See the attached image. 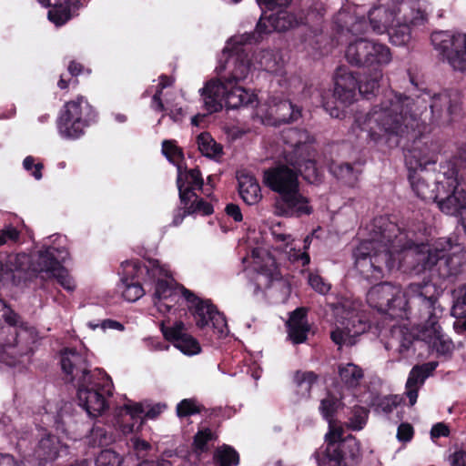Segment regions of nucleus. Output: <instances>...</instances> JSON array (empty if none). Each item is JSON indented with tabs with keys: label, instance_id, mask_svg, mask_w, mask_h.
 Returning a JSON list of instances; mask_svg holds the SVG:
<instances>
[{
	"label": "nucleus",
	"instance_id": "nucleus-50",
	"mask_svg": "<svg viewBox=\"0 0 466 466\" xmlns=\"http://www.w3.org/2000/svg\"><path fill=\"white\" fill-rule=\"evenodd\" d=\"M339 400L331 395H328L320 402L319 410L325 420L329 422V424L331 423L333 414L339 408Z\"/></svg>",
	"mask_w": 466,
	"mask_h": 466
},
{
	"label": "nucleus",
	"instance_id": "nucleus-53",
	"mask_svg": "<svg viewBox=\"0 0 466 466\" xmlns=\"http://www.w3.org/2000/svg\"><path fill=\"white\" fill-rule=\"evenodd\" d=\"M400 400L401 399L397 395L383 397L379 400L376 410L378 412L390 414L398 408Z\"/></svg>",
	"mask_w": 466,
	"mask_h": 466
},
{
	"label": "nucleus",
	"instance_id": "nucleus-32",
	"mask_svg": "<svg viewBox=\"0 0 466 466\" xmlns=\"http://www.w3.org/2000/svg\"><path fill=\"white\" fill-rule=\"evenodd\" d=\"M255 66L270 74L284 73V59L279 50L264 49L254 56Z\"/></svg>",
	"mask_w": 466,
	"mask_h": 466
},
{
	"label": "nucleus",
	"instance_id": "nucleus-5",
	"mask_svg": "<svg viewBox=\"0 0 466 466\" xmlns=\"http://www.w3.org/2000/svg\"><path fill=\"white\" fill-rule=\"evenodd\" d=\"M364 6L345 5L334 17L339 34L359 35L370 26L377 34L388 33L395 46H405L411 39L414 26L422 25L426 19L425 5L420 0H379V5L369 11L368 24Z\"/></svg>",
	"mask_w": 466,
	"mask_h": 466
},
{
	"label": "nucleus",
	"instance_id": "nucleus-63",
	"mask_svg": "<svg viewBox=\"0 0 466 466\" xmlns=\"http://www.w3.org/2000/svg\"><path fill=\"white\" fill-rule=\"evenodd\" d=\"M451 466H466V451H457L450 457Z\"/></svg>",
	"mask_w": 466,
	"mask_h": 466
},
{
	"label": "nucleus",
	"instance_id": "nucleus-9",
	"mask_svg": "<svg viewBox=\"0 0 466 466\" xmlns=\"http://www.w3.org/2000/svg\"><path fill=\"white\" fill-rule=\"evenodd\" d=\"M359 307V303L348 299H344L333 306L335 322L330 338L339 348L354 345L356 338L370 327Z\"/></svg>",
	"mask_w": 466,
	"mask_h": 466
},
{
	"label": "nucleus",
	"instance_id": "nucleus-10",
	"mask_svg": "<svg viewBox=\"0 0 466 466\" xmlns=\"http://www.w3.org/2000/svg\"><path fill=\"white\" fill-rule=\"evenodd\" d=\"M76 385L79 405L88 416L97 417L108 408L107 397L112 395L114 386L104 370H93V373L84 376Z\"/></svg>",
	"mask_w": 466,
	"mask_h": 466
},
{
	"label": "nucleus",
	"instance_id": "nucleus-56",
	"mask_svg": "<svg viewBox=\"0 0 466 466\" xmlns=\"http://www.w3.org/2000/svg\"><path fill=\"white\" fill-rule=\"evenodd\" d=\"M309 284L310 287L320 294H326L330 289V285L318 274H309Z\"/></svg>",
	"mask_w": 466,
	"mask_h": 466
},
{
	"label": "nucleus",
	"instance_id": "nucleus-58",
	"mask_svg": "<svg viewBox=\"0 0 466 466\" xmlns=\"http://www.w3.org/2000/svg\"><path fill=\"white\" fill-rule=\"evenodd\" d=\"M451 315L455 318L453 322V329L460 336H466V313L456 314L454 306L451 309Z\"/></svg>",
	"mask_w": 466,
	"mask_h": 466
},
{
	"label": "nucleus",
	"instance_id": "nucleus-49",
	"mask_svg": "<svg viewBox=\"0 0 466 466\" xmlns=\"http://www.w3.org/2000/svg\"><path fill=\"white\" fill-rule=\"evenodd\" d=\"M305 6L307 8V15L305 17L307 21L319 19L326 12L325 4L322 0H308L305 3Z\"/></svg>",
	"mask_w": 466,
	"mask_h": 466
},
{
	"label": "nucleus",
	"instance_id": "nucleus-59",
	"mask_svg": "<svg viewBox=\"0 0 466 466\" xmlns=\"http://www.w3.org/2000/svg\"><path fill=\"white\" fill-rule=\"evenodd\" d=\"M291 0H257V3L261 8L273 11L276 8L286 7Z\"/></svg>",
	"mask_w": 466,
	"mask_h": 466
},
{
	"label": "nucleus",
	"instance_id": "nucleus-25",
	"mask_svg": "<svg viewBox=\"0 0 466 466\" xmlns=\"http://www.w3.org/2000/svg\"><path fill=\"white\" fill-rule=\"evenodd\" d=\"M203 178L198 168L183 169L182 166H177V186L178 188L180 202H187L193 198L196 190H200L203 187Z\"/></svg>",
	"mask_w": 466,
	"mask_h": 466
},
{
	"label": "nucleus",
	"instance_id": "nucleus-62",
	"mask_svg": "<svg viewBox=\"0 0 466 466\" xmlns=\"http://www.w3.org/2000/svg\"><path fill=\"white\" fill-rule=\"evenodd\" d=\"M450 433L448 426L442 422L436 423L431 430V436L432 439L440 437H447Z\"/></svg>",
	"mask_w": 466,
	"mask_h": 466
},
{
	"label": "nucleus",
	"instance_id": "nucleus-30",
	"mask_svg": "<svg viewBox=\"0 0 466 466\" xmlns=\"http://www.w3.org/2000/svg\"><path fill=\"white\" fill-rule=\"evenodd\" d=\"M315 155L312 149L309 156L303 153L294 158L292 156L287 157V163L299 172L305 180L311 184L317 183L320 180L321 171L316 165Z\"/></svg>",
	"mask_w": 466,
	"mask_h": 466
},
{
	"label": "nucleus",
	"instance_id": "nucleus-2",
	"mask_svg": "<svg viewBox=\"0 0 466 466\" xmlns=\"http://www.w3.org/2000/svg\"><path fill=\"white\" fill-rule=\"evenodd\" d=\"M299 22H302V18L299 20L293 14L280 8L268 15L262 14L255 32L230 38L216 67L218 77L208 80L199 89L205 110L212 114L220 111L224 106L228 109H236L252 104L256 96L239 85L251 71L246 45L258 42L263 34L286 31Z\"/></svg>",
	"mask_w": 466,
	"mask_h": 466
},
{
	"label": "nucleus",
	"instance_id": "nucleus-64",
	"mask_svg": "<svg viewBox=\"0 0 466 466\" xmlns=\"http://www.w3.org/2000/svg\"><path fill=\"white\" fill-rule=\"evenodd\" d=\"M225 211L228 216L231 217L236 222L242 220V214L238 205L230 203L226 206Z\"/></svg>",
	"mask_w": 466,
	"mask_h": 466
},
{
	"label": "nucleus",
	"instance_id": "nucleus-38",
	"mask_svg": "<svg viewBox=\"0 0 466 466\" xmlns=\"http://www.w3.org/2000/svg\"><path fill=\"white\" fill-rule=\"evenodd\" d=\"M198 147L203 156L217 157L222 153V147L208 133H201L197 138Z\"/></svg>",
	"mask_w": 466,
	"mask_h": 466
},
{
	"label": "nucleus",
	"instance_id": "nucleus-6",
	"mask_svg": "<svg viewBox=\"0 0 466 466\" xmlns=\"http://www.w3.org/2000/svg\"><path fill=\"white\" fill-rule=\"evenodd\" d=\"M289 164H279L264 171L263 180L267 187L279 194L275 212L284 217L309 215L312 208L308 198L299 191L298 172Z\"/></svg>",
	"mask_w": 466,
	"mask_h": 466
},
{
	"label": "nucleus",
	"instance_id": "nucleus-45",
	"mask_svg": "<svg viewBox=\"0 0 466 466\" xmlns=\"http://www.w3.org/2000/svg\"><path fill=\"white\" fill-rule=\"evenodd\" d=\"M369 411L363 407L355 406L349 417L347 425L352 431H360L367 423Z\"/></svg>",
	"mask_w": 466,
	"mask_h": 466
},
{
	"label": "nucleus",
	"instance_id": "nucleus-34",
	"mask_svg": "<svg viewBox=\"0 0 466 466\" xmlns=\"http://www.w3.org/2000/svg\"><path fill=\"white\" fill-rule=\"evenodd\" d=\"M288 328L289 337L294 343H302L306 340L309 329L306 319L305 309L299 308L290 314Z\"/></svg>",
	"mask_w": 466,
	"mask_h": 466
},
{
	"label": "nucleus",
	"instance_id": "nucleus-13",
	"mask_svg": "<svg viewBox=\"0 0 466 466\" xmlns=\"http://www.w3.org/2000/svg\"><path fill=\"white\" fill-rule=\"evenodd\" d=\"M334 90L330 95L329 91H319L323 108L331 117H340L341 111L336 106V101L344 106H349L357 100L359 94V82L357 77L345 66L337 68L333 76Z\"/></svg>",
	"mask_w": 466,
	"mask_h": 466
},
{
	"label": "nucleus",
	"instance_id": "nucleus-61",
	"mask_svg": "<svg viewBox=\"0 0 466 466\" xmlns=\"http://www.w3.org/2000/svg\"><path fill=\"white\" fill-rule=\"evenodd\" d=\"M461 296L454 303V310L456 314L466 313V284L460 289Z\"/></svg>",
	"mask_w": 466,
	"mask_h": 466
},
{
	"label": "nucleus",
	"instance_id": "nucleus-22",
	"mask_svg": "<svg viewBox=\"0 0 466 466\" xmlns=\"http://www.w3.org/2000/svg\"><path fill=\"white\" fill-rule=\"evenodd\" d=\"M143 412L144 410L141 404L128 401L116 410L115 425L124 435L138 431L143 424L141 418Z\"/></svg>",
	"mask_w": 466,
	"mask_h": 466
},
{
	"label": "nucleus",
	"instance_id": "nucleus-36",
	"mask_svg": "<svg viewBox=\"0 0 466 466\" xmlns=\"http://www.w3.org/2000/svg\"><path fill=\"white\" fill-rule=\"evenodd\" d=\"M339 376L341 381L348 387H356L363 378V370L354 363L340 364Z\"/></svg>",
	"mask_w": 466,
	"mask_h": 466
},
{
	"label": "nucleus",
	"instance_id": "nucleus-7",
	"mask_svg": "<svg viewBox=\"0 0 466 466\" xmlns=\"http://www.w3.org/2000/svg\"><path fill=\"white\" fill-rule=\"evenodd\" d=\"M437 183L441 186L438 208L446 215L460 218L466 210V182L461 160L455 157L441 162Z\"/></svg>",
	"mask_w": 466,
	"mask_h": 466
},
{
	"label": "nucleus",
	"instance_id": "nucleus-35",
	"mask_svg": "<svg viewBox=\"0 0 466 466\" xmlns=\"http://www.w3.org/2000/svg\"><path fill=\"white\" fill-rule=\"evenodd\" d=\"M44 6H50L48 19L56 25H62L72 16L70 0H38Z\"/></svg>",
	"mask_w": 466,
	"mask_h": 466
},
{
	"label": "nucleus",
	"instance_id": "nucleus-14",
	"mask_svg": "<svg viewBox=\"0 0 466 466\" xmlns=\"http://www.w3.org/2000/svg\"><path fill=\"white\" fill-rule=\"evenodd\" d=\"M145 269L150 279H157L153 293L154 305L157 310L162 314L169 312L178 292L173 285L169 269L166 265H160V262L157 259H147Z\"/></svg>",
	"mask_w": 466,
	"mask_h": 466
},
{
	"label": "nucleus",
	"instance_id": "nucleus-51",
	"mask_svg": "<svg viewBox=\"0 0 466 466\" xmlns=\"http://www.w3.org/2000/svg\"><path fill=\"white\" fill-rule=\"evenodd\" d=\"M200 412V406L193 399H184L177 405L178 417H188Z\"/></svg>",
	"mask_w": 466,
	"mask_h": 466
},
{
	"label": "nucleus",
	"instance_id": "nucleus-54",
	"mask_svg": "<svg viewBox=\"0 0 466 466\" xmlns=\"http://www.w3.org/2000/svg\"><path fill=\"white\" fill-rule=\"evenodd\" d=\"M20 232L13 226L8 225L0 229V246L8 242L16 243L19 241Z\"/></svg>",
	"mask_w": 466,
	"mask_h": 466
},
{
	"label": "nucleus",
	"instance_id": "nucleus-44",
	"mask_svg": "<svg viewBox=\"0 0 466 466\" xmlns=\"http://www.w3.org/2000/svg\"><path fill=\"white\" fill-rule=\"evenodd\" d=\"M316 380L317 376L312 371H297L294 376V381L303 396L309 394Z\"/></svg>",
	"mask_w": 466,
	"mask_h": 466
},
{
	"label": "nucleus",
	"instance_id": "nucleus-57",
	"mask_svg": "<svg viewBox=\"0 0 466 466\" xmlns=\"http://www.w3.org/2000/svg\"><path fill=\"white\" fill-rule=\"evenodd\" d=\"M178 462L182 463L183 460L178 457H175L173 461H170L162 457L157 460H144L138 464V466H174L175 464L177 466Z\"/></svg>",
	"mask_w": 466,
	"mask_h": 466
},
{
	"label": "nucleus",
	"instance_id": "nucleus-20",
	"mask_svg": "<svg viewBox=\"0 0 466 466\" xmlns=\"http://www.w3.org/2000/svg\"><path fill=\"white\" fill-rule=\"evenodd\" d=\"M160 329L165 339L171 341L185 355L192 356L201 351L198 341L186 332V328L182 321L175 322L172 327H166L165 322L162 321Z\"/></svg>",
	"mask_w": 466,
	"mask_h": 466
},
{
	"label": "nucleus",
	"instance_id": "nucleus-11",
	"mask_svg": "<svg viewBox=\"0 0 466 466\" xmlns=\"http://www.w3.org/2000/svg\"><path fill=\"white\" fill-rule=\"evenodd\" d=\"M96 114L87 100L80 96L64 105L56 119V128L63 139L76 140L96 122Z\"/></svg>",
	"mask_w": 466,
	"mask_h": 466
},
{
	"label": "nucleus",
	"instance_id": "nucleus-26",
	"mask_svg": "<svg viewBox=\"0 0 466 466\" xmlns=\"http://www.w3.org/2000/svg\"><path fill=\"white\" fill-rule=\"evenodd\" d=\"M300 116V107L293 105L289 100L274 101L269 106L267 124L273 126L286 124L297 121Z\"/></svg>",
	"mask_w": 466,
	"mask_h": 466
},
{
	"label": "nucleus",
	"instance_id": "nucleus-29",
	"mask_svg": "<svg viewBox=\"0 0 466 466\" xmlns=\"http://www.w3.org/2000/svg\"><path fill=\"white\" fill-rule=\"evenodd\" d=\"M67 452V445L56 436L46 433L35 448V455L41 461H53L62 453Z\"/></svg>",
	"mask_w": 466,
	"mask_h": 466
},
{
	"label": "nucleus",
	"instance_id": "nucleus-28",
	"mask_svg": "<svg viewBox=\"0 0 466 466\" xmlns=\"http://www.w3.org/2000/svg\"><path fill=\"white\" fill-rule=\"evenodd\" d=\"M436 362H427L422 365L414 366L410 371L405 394L409 399L410 406H413L418 398L419 389L424 384L425 380L436 369Z\"/></svg>",
	"mask_w": 466,
	"mask_h": 466
},
{
	"label": "nucleus",
	"instance_id": "nucleus-60",
	"mask_svg": "<svg viewBox=\"0 0 466 466\" xmlns=\"http://www.w3.org/2000/svg\"><path fill=\"white\" fill-rule=\"evenodd\" d=\"M413 436V428L409 423H401L398 427L397 438L400 441H409Z\"/></svg>",
	"mask_w": 466,
	"mask_h": 466
},
{
	"label": "nucleus",
	"instance_id": "nucleus-40",
	"mask_svg": "<svg viewBox=\"0 0 466 466\" xmlns=\"http://www.w3.org/2000/svg\"><path fill=\"white\" fill-rule=\"evenodd\" d=\"M86 443L91 447L107 446L114 442L115 437L103 427H94L86 438Z\"/></svg>",
	"mask_w": 466,
	"mask_h": 466
},
{
	"label": "nucleus",
	"instance_id": "nucleus-4",
	"mask_svg": "<svg viewBox=\"0 0 466 466\" xmlns=\"http://www.w3.org/2000/svg\"><path fill=\"white\" fill-rule=\"evenodd\" d=\"M435 289L430 281L410 283L405 293L400 286L390 282H381L371 287L367 293V303L378 312L388 314L390 318L407 317L410 304L420 307L421 323L418 325V338L439 355L450 354L453 342L442 333L439 325L440 315L433 296Z\"/></svg>",
	"mask_w": 466,
	"mask_h": 466
},
{
	"label": "nucleus",
	"instance_id": "nucleus-15",
	"mask_svg": "<svg viewBox=\"0 0 466 466\" xmlns=\"http://www.w3.org/2000/svg\"><path fill=\"white\" fill-rule=\"evenodd\" d=\"M431 40L434 49L453 69L466 71V34L439 31L431 35Z\"/></svg>",
	"mask_w": 466,
	"mask_h": 466
},
{
	"label": "nucleus",
	"instance_id": "nucleus-31",
	"mask_svg": "<svg viewBox=\"0 0 466 466\" xmlns=\"http://www.w3.org/2000/svg\"><path fill=\"white\" fill-rule=\"evenodd\" d=\"M390 334V338L385 345L387 350L394 349L403 358L413 353L412 345L415 336L406 326L393 327Z\"/></svg>",
	"mask_w": 466,
	"mask_h": 466
},
{
	"label": "nucleus",
	"instance_id": "nucleus-27",
	"mask_svg": "<svg viewBox=\"0 0 466 466\" xmlns=\"http://www.w3.org/2000/svg\"><path fill=\"white\" fill-rule=\"evenodd\" d=\"M438 176L435 178L433 186H430L424 171H409V180L413 192L418 198L425 201H434L437 203L441 191V186L437 183Z\"/></svg>",
	"mask_w": 466,
	"mask_h": 466
},
{
	"label": "nucleus",
	"instance_id": "nucleus-24",
	"mask_svg": "<svg viewBox=\"0 0 466 466\" xmlns=\"http://www.w3.org/2000/svg\"><path fill=\"white\" fill-rule=\"evenodd\" d=\"M281 139L286 145L284 148V158L292 156L293 158L305 153L307 156L310 155L312 150V138L306 130L289 128L281 133Z\"/></svg>",
	"mask_w": 466,
	"mask_h": 466
},
{
	"label": "nucleus",
	"instance_id": "nucleus-48",
	"mask_svg": "<svg viewBox=\"0 0 466 466\" xmlns=\"http://www.w3.org/2000/svg\"><path fill=\"white\" fill-rule=\"evenodd\" d=\"M162 152L169 162L173 163L177 167L181 166L179 161L183 158V152L175 145L174 141L164 140L162 142Z\"/></svg>",
	"mask_w": 466,
	"mask_h": 466
},
{
	"label": "nucleus",
	"instance_id": "nucleus-17",
	"mask_svg": "<svg viewBox=\"0 0 466 466\" xmlns=\"http://www.w3.org/2000/svg\"><path fill=\"white\" fill-rule=\"evenodd\" d=\"M48 238L52 240V244H45L36 256L31 259V269L34 272H46L51 275L69 257L67 248L61 246L66 241V237L53 235Z\"/></svg>",
	"mask_w": 466,
	"mask_h": 466
},
{
	"label": "nucleus",
	"instance_id": "nucleus-3",
	"mask_svg": "<svg viewBox=\"0 0 466 466\" xmlns=\"http://www.w3.org/2000/svg\"><path fill=\"white\" fill-rule=\"evenodd\" d=\"M430 100L431 122L438 126L449 125L461 112V96L456 90L443 91L431 96L425 92L416 100L393 90L383 93L380 103L369 113L356 119L358 127L367 132L375 143L385 142L397 145L399 138L409 129L419 127L421 116Z\"/></svg>",
	"mask_w": 466,
	"mask_h": 466
},
{
	"label": "nucleus",
	"instance_id": "nucleus-8",
	"mask_svg": "<svg viewBox=\"0 0 466 466\" xmlns=\"http://www.w3.org/2000/svg\"><path fill=\"white\" fill-rule=\"evenodd\" d=\"M316 458L319 466H357L361 460L360 442L352 435L344 437L341 429L330 427Z\"/></svg>",
	"mask_w": 466,
	"mask_h": 466
},
{
	"label": "nucleus",
	"instance_id": "nucleus-33",
	"mask_svg": "<svg viewBox=\"0 0 466 466\" xmlns=\"http://www.w3.org/2000/svg\"><path fill=\"white\" fill-rule=\"evenodd\" d=\"M238 192L248 205H255L262 198L260 187L257 179L250 174L240 172L238 175Z\"/></svg>",
	"mask_w": 466,
	"mask_h": 466
},
{
	"label": "nucleus",
	"instance_id": "nucleus-21",
	"mask_svg": "<svg viewBox=\"0 0 466 466\" xmlns=\"http://www.w3.org/2000/svg\"><path fill=\"white\" fill-rule=\"evenodd\" d=\"M61 368L69 381L80 382L84 376H89L93 370H89L86 352L74 349H66L61 356Z\"/></svg>",
	"mask_w": 466,
	"mask_h": 466
},
{
	"label": "nucleus",
	"instance_id": "nucleus-47",
	"mask_svg": "<svg viewBox=\"0 0 466 466\" xmlns=\"http://www.w3.org/2000/svg\"><path fill=\"white\" fill-rule=\"evenodd\" d=\"M216 436L211 430L205 428L199 430L194 436L193 447L197 453H202L208 450V442L215 440Z\"/></svg>",
	"mask_w": 466,
	"mask_h": 466
},
{
	"label": "nucleus",
	"instance_id": "nucleus-19",
	"mask_svg": "<svg viewBox=\"0 0 466 466\" xmlns=\"http://www.w3.org/2000/svg\"><path fill=\"white\" fill-rule=\"evenodd\" d=\"M439 146L436 143L415 140L405 154L408 171H424L428 166L435 165L438 160Z\"/></svg>",
	"mask_w": 466,
	"mask_h": 466
},
{
	"label": "nucleus",
	"instance_id": "nucleus-46",
	"mask_svg": "<svg viewBox=\"0 0 466 466\" xmlns=\"http://www.w3.org/2000/svg\"><path fill=\"white\" fill-rule=\"evenodd\" d=\"M124 461L122 455L113 450H104L96 458V466H121Z\"/></svg>",
	"mask_w": 466,
	"mask_h": 466
},
{
	"label": "nucleus",
	"instance_id": "nucleus-18",
	"mask_svg": "<svg viewBox=\"0 0 466 466\" xmlns=\"http://www.w3.org/2000/svg\"><path fill=\"white\" fill-rule=\"evenodd\" d=\"M147 260L141 264L138 260H127L121 264L123 277L121 279V290L123 298L129 301L135 302L139 299L144 294L145 290L138 279H143L145 282H151L155 285L157 279H150L146 272Z\"/></svg>",
	"mask_w": 466,
	"mask_h": 466
},
{
	"label": "nucleus",
	"instance_id": "nucleus-42",
	"mask_svg": "<svg viewBox=\"0 0 466 466\" xmlns=\"http://www.w3.org/2000/svg\"><path fill=\"white\" fill-rule=\"evenodd\" d=\"M5 261L9 274L14 271H26L31 268V258L25 253L6 254Z\"/></svg>",
	"mask_w": 466,
	"mask_h": 466
},
{
	"label": "nucleus",
	"instance_id": "nucleus-23",
	"mask_svg": "<svg viewBox=\"0 0 466 466\" xmlns=\"http://www.w3.org/2000/svg\"><path fill=\"white\" fill-rule=\"evenodd\" d=\"M19 316L0 299V347L5 350L17 344Z\"/></svg>",
	"mask_w": 466,
	"mask_h": 466
},
{
	"label": "nucleus",
	"instance_id": "nucleus-16",
	"mask_svg": "<svg viewBox=\"0 0 466 466\" xmlns=\"http://www.w3.org/2000/svg\"><path fill=\"white\" fill-rule=\"evenodd\" d=\"M179 291L189 303L188 308L192 311L198 328L211 327L220 337L228 334V329L224 316L209 301L200 300L191 291L183 287L179 288Z\"/></svg>",
	"mask_w": 466,
	"mask_h": 466
},
{
	"label": "nucleus",
	"instance_id": "nucleus-12",
	"mask_svg": "<svg viewBox=\"0 0 466 466\" xmlns=\"http://www.w3.org/2000/svg\"><path fill=\"white\" fill-rule=\"evenodd\" d=\"M347 61L355 66L365 67L370 71L382 70L392 59L390 49L385 44L375 40L360 38L347 46Z\"/></svg>",
	"mask_w": 466,
	"mask_h": 466
},
{
	"label": "nucleus",
	"instance_id": "nucleus-43",
	"mask_svg": "<svg viewBox=\"0 0 466 466\" xmlns=\"http://www.w3.org/2000/svg\"><path fill=\"white\" fill-rule=\"evenodd\" d=\"M370 76H366L360 84H359V94L368 97L369 95L374 92L380 86V81L382 78V70L370 71Z\"/></svg>",
	"mask_w": 466,
	"mask_h": 466
},
{
	"label": "nucleus",
	"instance_id": "nucleus-1",
	"mask_svg": "<svg viewBox=\"0 0 466 466\" xmlns=\"http://www.w3.org/2000/svg\"><path fill=\"white\" fill-rule=\"evenodd\" d=\"M371 236L355 248L357 269L366 277L380 278L385 269L404 268L416 273L428 271L440 282L454 284L466 270L465 247L451 238L431 245L416 244L414 232L403 231L388 217L374 218Z\"/></svg>",
	"mask_w": 466,
	"mask_h": 466
},
{
	"label": "nucleus",
	"instance_id": "nucleus-52",
	"mask_svg": "<svg viewBox=\"0 0 466 466\" xmlns=\"http://www.w3.org/2000/svg\"><path fill=\"white\" fill-rule=\"evenodd\" d=\"M52 277L56 278L57 282L67 291H74L76 289V283L73 278L70 276L68 271L62 267L61 265L58 267L56 272L51 274Z\"/></svg>",
	"mask_w": 466,
	"mask_h": 466
},
{
	"label": "nucleus",
	"instance_id": "nucleus-37",
	"mask_svg": "<svg viewBox=\"0 0 466 466\" xmlns=\"http://www.w3.org/2000/svg\"><path fill=\"white\" fill-rule=\"evenodd\" d=\"M213 460L216 466H237L239 463L237 451L226 444L217 448Z\"/></svg>",
	"mask_w": 466,
	"mask_h": 466
},
{
	"label": "nucleus",
	"instance_id": "nucleus-39",
	"mask_svg": "<svg viewBox=\"0 0 466 466\" xmlns=\"http://www.w3.org/2000/svg\"><path fill=\"white\" fill-rule=\"evenodd\" d=\"M329 171L339 179L349 185H352L358 179L359 170L355 169L349 163L337 164L332 162L329 165Z\"/></svg>",
	"mask_w": 466,
	"mask_h": 466
},
{
	"label": "nucleus",
	"instance_id": "nucleus-55",
	"mask_svg": "<svg viewBox=\"0 0 466 466\" xmlns=\"http://www.w3.org/2000/svg\"><path fill=\"white\" fill-rule=\"evenodd\" d=\"M23 167L26 171H31V175L36 180L42 178V169L44 166L42 163H35V158L32 156H28L24 159Z\"/></svg>",
	"mask_w": 466,
	"mask_h": 466
},
{
	"label": "nucleus",
	"instance_id": "nucleus-41",
	"mask_svg": "<svg viewBox=\"0 0 466 466\" xmlns=\"http://www.w3.org/2000/svg\"><path fill=\"white\" fill-rule=\"evenodd\" d=\"M184 208L187 209V214L194 215L199 214L208 216L213 213L214 209L210 203L205 201L203 198H198L197 194L193 198L188 199L187 202H180Z\"/></svg>",
	"mask_w": 466,
	"mask_h": 466
}]
</instances>
